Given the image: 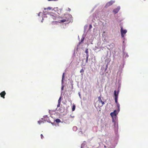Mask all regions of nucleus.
Segmentation results:
<instances>
[{
    "label": "nucleus",
    "mask_w": 148,
    "mask_h": 148,
    "mask_svg": "<svg viewBox=\"0 0 148 148\" xmlns=\"http://www.w3.org/2000/svg\"><path fill=\"white\" fill-rule=\"evenodd\" d=\"M104 104V102L102 101L101 97L99 96L98 97V101L95 103V106L97 107L100 108Z\"/></svg>",
    "instance_id": "f257e3e1"
},
{
    "label": "nucleus",
    "mask_w": 148,
    "mask_h": 148,
    "mask_svg": "<svg viewBox=\"0 0 148 148\" xmlns=\"http://www.w3.org/2000/svg\"><path fill=\"white\" fill-rule=\"evenodd\" d=\"M115 2V1H110L108 2L106 5L105 7V8H107L108 7L112 5Z\"/></svg>",
    "instance_id": "f03ea898"
},
{
    "label": "nucleus",
    "mask_w": 148,
    "mask_h": 148,
    "mask_svg": "<svg viewBox=\"0 0 148 148\" xmlns=\"http://www.w3.org/2000/svg\"><path fill=\"white\" fill-rule=\"evenodd\" d=\"M121 34L122 37H123L124 36V34H125L127 32L126 30H123L122 27H121Z\"/></svg>",
    "instance_id": "7ed1b4c3"
},
{
    "label": "nucleus",
    "mask_w": 148,
    "mask_h": 148,
    "mask_svg": "<svg viewBox=\"0 0 148 148\" xmlns=\"http://www.w3.org/2000/svg\"><path fill=\"white\" fill-rule=\"evenodd\" d=\"M118 113L116 110H114L113 112L111 113L110 114L112 117L113 118L115 117L118 114Z\"/></svg>",
    "instance_id": "20e7f679"
},
{
    "label": "nucleus",
    "mask_w": 148,
    "mask_h": 148,
    "mask_svg": "<svg viewBox=\"0 0 148 148\" xmlns=\"http://www.w3.org/2000/svg\"><path fill=\"white\" fill-rule=\"evenodd\" d=\"M120 9V7H118L117 8L114 10L113 12L114 14H116L118 12Z\"/></svg>",
    "instance_id": "39448f33"
},
{
    "label": "nucleus",
    "mask_w": 148,
    "mask_h": 148,
    "mask_svg": "<svg viewBox=\"0 0 148 148\" xmlns=\"http://www.w3.org/2000/svg\"><path fill=\"white\" fill-rule=\"evenodd\" d=\"M6 94V93L4 91H3L1 92L0 93V95L1 97L3 98H5V96Z\"/></svg>",
    "instance_id": "423d86ee"
},
{
    "label": "nucleus",
    "mask_w": 148,
    "mask_h": 148,
    "mask_svg": "<svg viewBox=\"0 0 148 148\" xmlns=\"http://www.w3.org/2000/svg\"><path fill=\"white\" fill-rule=\"evenodd\" d=\"M62 96H60L58 100V103L57 105V107H60V103L62 101Z\"/></svg>",
    "instance_id": "0eeeda50"
},
{
    "label": "nucleus",
    "mask_w": 148,
    "mask_h": 148,
    "mask_svg": "<svg viewBox=\"0 0 148 148\" xmlns=\"http://www.w3.org/2000/svg\"><path fill=\"white\" fill-rule=\"evenodd\" d=\"M119 94V91L117 92L115 90L114 91V98H118V95Z\"/></svg>",
    "instance_id": "6e6552de"
},
{
    "label": "nucleus",
    "mask_w": 148,
    "mask_h": 148,
    "mask_svg": "<svg viewBox=\"0 0 148 148\" xmlns=\"http://www.w3.org/2000/svg\"><path fill=\"white\" fill-rule=\"evenodd\" d=\"M68 21V20L67 19H63L62 20H60V23H64L65 22H67Z\"/></svg>",
    "instance_id": "1a4fd4ad"
},
{
    "label": "nucleus",
    "mask_w": 148,
    "mask_h": 148,
    "mask_svg": "<svg viewBox=\"0 0 148 148\" xmlns=\"http://www.w3.org/2000/svg\"><path fill=\"white\" fill-rule=\"evenodd\" d=\"M116 106L118 108V112H119L120 111V105L119 103H118L116 104Z\"/></svg>",
    "instance_id": "9d476101"
},
{
    "label": "nucleus",
    "mask_w": 148,
    "mask_h": 148,
    "mask_svg": "<svg viewBox=\"0 0 148 148\" xmlns=\"http://www.w3.org/2000/svg\"><path fill=\"white\" fill-rule=\"evenodd\" d=\"M84 70L83 69H82L80 71V72L81 73V74L82 75H83L84 73Z\"/></svg>",
    "instance_id": "9b49d317"
},
{
    "label": "nucleus",
    "mask_w": 148,
    "mask_h": 148,
    "mask_svg": "<svg viewBox=\"0 0 148 148\" xmlns=\"http://www.w3.org/2000/svg\"><path fill=\"white\" fill-rule=\"evenodd\" d=\"M56 121L57 123H59L61 122V121L60 119H57L56 120Z\"/></svg>",
    "instance_id": "f8f14e48"
},
{
    "label": "nucleus",
    "mask_w": 148,
    "mask_h": 148,
    "mask_svg": "<svg viewBox=\"0 0 148 148\" xmlns=\"http://www.w3.org/2000/svg\"><path fill=\"white\" fill-rule=\"evenodd\" d=\"M51 17L52 18L53 20L56 19V17L55 16L53 15H51Z\"/></svg>",
    "instance_id": "ddd939ff"
},
{
    "label": "nucleus",
    "mask_w": 148,
    "mask_h": 148,
    "mask_svg": "<svg viewBox=\"0 0 148 148\" xmlns=\"http://www.w3.org/2000/svg\"><path fill=\"white\" fill-rule=\"evenodd\" d=\"M85 53L86 54V56L87 55H88V49H86L85 51Z\"/></svg>",
    "instance_id": "4468645a"
},
{
    "label": "nucleus",
    "mask_w": 148,
    "mask_h": 148,
    "mask_svg": "<svg viewBox=\"0 0 148 148\" xmlns=\"http://www.w3.org/2000/svg\"><path fill=\"white\" fill-rule=\"evenodd\" d=\"M75 105H74L73 106V107L72 108V110L73 111H74L75 110Z\"/></svg>",
    "instance_id": "2eb2a0df"
},
{
    "label": "nucleus",
    "mask_w": 148,
    "mask_h": 148,
    "mask_svg": "<svg viewBox=\"0 0 148 148\" xmlns=\"http://www.w3.org/2000/svg\"><path fill=\"white\" fill-rule=\"evenodd\" d=\"M64 73L62 75V82H63L64 78Z\"/></svg>",
    "instance_id": "dca6fc26"
},
{
    "label": "nucleus",
    "mask_w": 148,
    "mask_h": 148,
    "mask_svg": "<svg viewBox=\"0 0 148 148\" xmlns=\"http://www.w3.org/2000/svg\"><path fill=\"white\" fill-rule=\"evenodd\" d=\"M115 100V102L116 103V104L119 103L118 102V98H114Z\"/></svg>",
    "instance_id": "f3484780"
},
{
    "label": "nucleus",
    "mask_w": 148,
    "mask_h": 148,
    "mask_svg": "<svg viewBox=\"0 0 148 148\" xmlns=\"http://www.w3.org/2000/svg\"><path fill=\"white\" fill-rule=\"evenodd\" d=\"M51 8H50V7H48L47 8H45L44 10H45L47 9L49 10H51Z\"/></svg>",
    "instance_id": "a211bd4d"
},
{
    "label": "nucleus",
    "mask_w": 148,
    "mask_h": 148,
    "mask_svg": "<svg viewBox=\"0 0 148 148\" xmlns=\"http://www.w3.org/2000/svg\"><path fill=\"white\" fill-rule=\"evenodd\" d=\"M88 55H87L86 57V62H87L88 61Z\"/></svg>",
    "instance_id": "6ab92c4d"
},
{
    "label": "nucleus",
    "mask_w": 148,
    "mask_h": 148,
    "mask_svg": "<svg viewBox=\"0 0 148 148\" xmlns=\"http://www.w3.org/2000/svg\"><path fill=\"white\" fill-rule=\"evenodd\" d=\"M89 27V29H90L92 27V25H90Z\"/></svg>",
    "instance_id": "aec40b11"
},
{
    "label": "nucleus",
    "mask_w": 148,
    "mask_h": 148,
    "mask_svg": "<svg viewBox=\"0 0 148 148\" xmlns=\"http://www.w3.org/2000/svg\"><path fill=\"white\" fill-rule=\"evenodd\" d=\"M42 123V122L40 121H38V123L39 124H40L41 123Z\"/></svg>",
    "instance_id": "412c9836"
},
{
    "label": "nucleus",
    "mask_w": 148,
    "mask_h": 148,
    "mask_svg": "<svg viewBox=\"0 0 148 148\" xmlns=\"http://www.w3.org/2000/svg\"><path fill=\"white\" fill-rule=\"evenodd\" d=\"M42 139L43 138V136L42 134H41L40 135Z\"/></svg>",
    "instance_id": "4be33fe9"
},
{
    "label": "nucleus",
    "mask_w": 148,
    "mask_h": 148,
    "mask_svg": "<svg viewBox=\"0 0 148 148\" xmlns=\"http://www.w3.org/2000/svg\"><path fill=\"white\" fill-rule=\"evenodd\" d=\"M48 1H57L58 0H48Z\"/></svg>",
    "instance_id": "5701e85b"
},
{
    "label": "nucleus",
    "mask_w": 148,
    "mask_h": 148,
    "mask_svg": "<svg viewBox=\"0 0 148 148\" xmlns=\"http://www.w3.org/2000/svg\"><path fill=\"white\" fill-rule=\"evenodd\" d=\"M84 39L81 40V42H82V41Z\"/></svg>",
    "instance_id": "b1692460"
},
{
    "label": "nucleus",
    "mask_w": 148,
    "mask_h": 148,
    "mask_svg": "<svg viewBox=\"0 0 148 148\" xmlns=\"http://www.w3.org/2000/svg\"><path fill=\"white\" fill-rule=\"evenodd\" d=\"M81 148H83L82 146H81Z\"/></svg>",
    "instance_id": "393cba45"
},
{
    "label": "nucleus",
    "mask_w": 148,
    "mask_h": 148,
    "mask_svg": "<svg viewBox=\"0 0 148 148\" xmlns=\"http://www.w3.org/2000/svg\"><path fill=\"white\" fill-rule=\"evenodd\" d=\"M63 87H62V90L63 89Z\"/></svg>",
    "instance_id": "a878e982"
}]
</instances>
